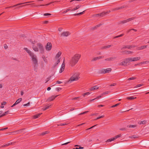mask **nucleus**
Instances as JSON below:
<instances>
[{
	"label": "nucleus",
	"instance_id": "f257e3e1",
	"mask_svg": "<svg viewBox=\"0 0 149 149\" xmlns=\"http://www.w3.org/2000/svg\"><path fill=\"white\" fill-rule=\"evenodd\" d=\"M81 56V55L79 54L74 55L70 61V65L72 66L74 65L78 62Z\"/></svg>",
	"mask_w": 149,
	"mask_h": 149
},
{
	"label": "nucleus",
	"instance_id": "f03ea898",
	"mask_svg": "<svg viewBox=\"0 0 149 149\" xmlns=\"http://www.w3.org/2000/svg\"><path fill=\"white\" fill-rule=\"evenodd\" d=\"M30 56L32 58V61L33 62L34 66L35 67L37 66L38 65V61L36 56L33 53Z\"/></svg>",
	"mask_w": 149,
	"mask_h": 149
},
{
	"label": "nucleus",
	"instance_id": "7ed1b4c3",
	"mask_svg": "<svg viewBox=\"0 0 149 149\" xmlns=\"http://www.w3.org/2000/svg\"><path fill=\"white\" fill-rule=\"evenodd\" d=\"M112 69L111 68H107L106 69H102L100 70L99 71V74H105L109 73L111 71Z\"/></svg>",
	"mask_w": 149,
	"mask_h": 149
},
{
	"label": "nucleus",
	"instance_id": "20e7f679",
	"mask_svg": "<svg viewBox=\"0 0 149 149\" xmlns=\"http://www.w3.org/2000/svg\"><path fill=\"white\" fill-rule=\"evenodd\" d=\"M80 77L77 75H73L71 77L70 79L68 81V82L70 83L72 81H77L79 79Z\"/></svg>",
	"mask_w": 149,
	"mask_h": 149
},
{
	"label": "nucleus",
	"instance_id": "39448f33",
	"mask_svg": "<svg viewBox=\"0 0 149 149\" xmlns=\"http://www.w3.org/2000/svg\"><path fill=\"white\" fill-rule=\"evenodd\" d=\"M134 19V17H131L127 19L124 20L122 21H120L119 22V24H124L127 22H129L132 20H133Z\"/></svg>",
	"mask_w": 149,
	"mask_h": 149
},
{
	"label": "nucleus",
	"instance_id": "423d86ee",
	"mask_svg": "<svg viewBox=\"0 0 149 149\" xmlns=\"http://www.w3.org/2000/svg\"><path fill=\"white\" fill-rule=\"evenodd\" d=\"M38 47L39 48L41 52H43L44 51V49L42 45L40 43H38L37 45Z\"/></svg>",
	"mask_w": 149,
	"mask_h": 149
},
{
	"label": "nucleus",
	"instance_id": "0eeeda50",
	"mask_svg": "<svg viewBox=\"0 0 149 149\" xmlns=\"http://www.w3.org/2000/svg\"><path fill=\"white\" fill-rule=\"evenodd\" d=\"M52 48V45L51 43L50 42H48L45 47L46 50L47 51H49Z\"/></svg>",
	"mask_w": 149,
	"mask_h": 149
},
{
	"label": "nucleus",
	"instance_id": "6e6552de",
	"mask_svg": "<svg viewBox=\"0 0 149 149\" xmlns=\"http://www.w3.org/2000/svg\"><path fill=\"white\" fill-rule=\"evenodd\" d=\"M70 34V33L68 31H64L61 34V36L62 37L68 36Z\"/></svg>",
	"mask_w": 149,
	"mask_h": 149
},
{
	"label": "nucleus",
	"instance_id": "1a4fd4ad",
	"mask_svg": "<svg viewBox=\"0 0 149 149\" xmlns=\"http://www.w3.org/2000/svg\"><path fill=\"white\" fill-rule=\"evenodd\" d=\"M24 2V3H19L17 4L16 5H14L13 6H9V7H6L5 8V9H6L8 8H12L13 7H15V6H17L20 5H22V4H24V3H29L30 2Z\"/></svg>",
	"mask_w": 149,
	"mask_h": 149
},
{
	"label": "nucleus",
	"instance_id": "9d476101",
	"mask_svg": "<svg viewBox=\"0 0 149 149\" xmlns=\"http://www.w3.org/2000/svg\"><path fill=\"white\" fill-rule=\"evenodd\" d=\"M104 58V56H100L94 57L92 60V61H95L100 59L103 58Z\"/></svg>",
	"mask_w": 149,
	"mask_h": 149
},
{
	"label": "nucleus",
	"instance_id": "9b49d317",
	"mask_svg": "<svg viewBox=\"0 0 149 149\" xmlns=\"http://www.w3.org/2000/svg\"><path fill=\"white\" fill-rule=\"evenodd\" d=\"M65 63L64 62V61H63V63L62 65H61V68L59 70V73H62L64 70L65 67Z\"/></svg>",
	"mask_w": 149,
	"mask_h": 149
},
{
	"label": "nucleus",
	"instance_id": "f8f14e48",
	"mask_svg": "<svg viewBox=\"0 0 149 149\" xmlns=\"http://www.w3.org/2000/svg\"><path fill=\"white\" fill-rule=\"evenodd\" d=\"M58 95H57L55 96H51V97H49L47 99V101L50 102L52 101L56 97H57Z\"/></svg>",
	"mask_w": 149,
	"mask_h": 149
},
{
	"label": "nucleus",
	"instance_id": "ddd939ff",
	"mask_svg": "<svg viewBox=\"0 0 149 149\" xmlns=\"http://www.w3.org/2000/svg\"><path fill=\"white\" fill-rule=\"evenodd\" d=\"M129 62L128 61V58H127L125 59L122 62H121L120 63V65H124L125 64H127Z\"/></svg>",
	"mask_w": 149,
	"mask_h": 149
},
{
	"label": "nucleus",
	"instance_id": "4468645a",
	"mask_svg": "<svg viewBox=\"0 0 149 149\" xmlns=\"http://www.w3.org/2000/svg\"><path fill=\"white\" fill-rule=\"evenodd\" d=\"M116 58V57L112 56L109 58H106L105 59V61H113Z\"/></svg>",
	"mask_w": 149,
	"mask_h": 149
},
{
	"label": "nucleus",
	"instance_id": "2eb2a0df",
	"mask_svg": "<svg viewBox=\"0 0 149 149\" xmlns=\"http://www.w3.org/2000/svg\"><path fill=\"white\" fill-rule=\"evenodd\" d=\"M147 47V45H144L141 46L139 47H138L137 48V50H141L146 48Z\"/></svg>",
	"mask_w": 149,
	"mask_h": 149
},
{
	"label": "nucleus",
	"instance_id": "dca6fc26",
	"mask_svg": "<svg viewBox=\"0 0 149 149\" xmlns=\"http://www.w3.org/2000/svg\"><path fill=\"white\" fill-rule=\"evenodd\" d=\"M106 14V13H105V12H103L96 14V16H100V17H103L104 15H105Z\"/></svg>",
	"mask_w": 149,
	"mask_h": 149
},
{
	"label": "nucleus",
	"instance_id": "f3484780",
	"mask_svg": "<svg viewBox=\"0 0 149 149\" xmlns=\"http://www.w3.org/2000/svg\"><path fill=\"white\" fill-rule=\"evenodd\" d=\"M24 49L26 51V52L28 53L30 56L32 54H33V53L31 52L27 48H24Z\"/></svg>",
	"mask_w": 149,
	"mask_h": 149
},
{
	"label": "nucleus",
	"instance_id": "a211bd4d",
	"mask_svg": "<svg viewBox=\"0 0 149 149\" xmlns=\"http://www.w3.org/2000/svg\"><path fill=\"white\" fill-rule=\"evenodd\" d=\"M99 88V87L97 86H94L91 87L90 89L91 91H94L96 90Z\"/></svg>",
	"mask_w": 149,
	"mask_h": 149
},
{
	"label": "nucleus",
	"instance_id": "6ab92c4d",
	"mask_svg": "<svg viewBox=\"0 0 149 149\" xmlns=\"http://www.w3.org/2000/svg\"><path fill=\"white\" fill-rule=\"evenodd\" d=\"M136 46H132V45H127L126 46L123 47L121 49H123L125 48H128L129 49H131L132 47H135Z\"/></svg>",
	"mask_w": 149,
	"mask_h": 149
},
{
	"label": "nucleus",
	"instance_id": "aec40b11",
	"mask_svg": "<svg viewBox=\"0 0 149 149\" xmlns=\"http://www.w3.org/2000/svg\"><path fill=\"white\" fill-rule=\"evenodd\" d=\"M147 123V121L144 120L143 121H140L138 122V124L139 125H144Z\"/></svg>",
	"mask_w": 149,
	"mask_h": 149
},
{
	"label": "nucleus",
	"instance_id": "412c9836",
	"mask_svg": "<svg viewBox=\"0 0 149 149\" xmlns=\"http://www.w3.org/2000/svg\"><path fill=\"white\" fill-rule=\"evenodd\" d=\"M61 52H58L56 55V56L55 58V59L59 58V57L61 56Z\"/></svg>",
	"mask_w": 149,
	"mask_h": 149
},
{
	"label": "nucleus",
	"instance_id": "4be33fe9",
	"mask_svg": "<svg viewBox=\"0 0 149 149\" xmlns=\"http://www.w3.org/2000/svg\"><path fill=\"white\" fill-rule=\"evenodd\" d=\"M132 58L133 62L139 60L141 59V57H136Z\"/></svg>",
	"mask_w": 149,
	"mask_h": 149
},
{
	"label": "nucleus",
	"instance_id": "5701e85b",
	"mask_svg": "<svg viewBox=\"0 0 149 149\" xmlns=\"http://www.w3.org/2000/svg\"><path fill=\"white\" fill-rule=\"evenodd\" d=\"M111 46H112V45H109L104 46L102 47L101 48V49H105L107 48H109L110 47H111Z\"/></svg>",
	"mask_w": 149,
	"mask_h": 149
},
{
	"label": "nucleus",
	"instance_id": "b1692460",
	"mask_svg": "<svg viewBox=\"0 0 149 149\" xmlns=\"http://www.w3.org/2000/svg\"><path fill=\"white\" fill-rule=\"evenodd\" d=\"M124 54H132L133 53V52L131 51H125L123 52Z\"/></svg>",
	"mask_w": 149,
	"mask_h": 149
},
{
	"label": "nucleus",
	"instance_id": "393cba45",
	"mask_svg": "<svg viewBox=\"0 0 149 149\" xmlns=\"http://www.w3.org/2000/svg\"><path fill=\"white\" fill-rule=\"evenodd\" d=\"M124 7L121 6V7H117L116 8H112L111 9V10L113 11H115L116 10H118L121 9L122 8H124Z\"/></svg>",
	"mask_w": 149,
	"mask_h": 149
},
{
	"label": "nucleus",
	"instance_id": "a878e982",
	"mask_svg": "<svg viewBox=\"0 0 149 149\" xmlns=\"http://www.w3.org/2000/svg\"><path fill=\"white\" fill-rule=\"evenodd\" d=\"M81 6V5H78L76 7H75L73 9H72L71 10V11H74L75 10H76L79 9Z\"/></svg>",
	"mask_w": 149,
	"mask_h": 149
},
{
	"label": "nucleus",
	"instance_id": "bb28decb",
	"mask_svg": "<svg viewBox=\"0 0 149 149\" xmlns=\"http://www.w3.org/2000/svg\"><path fill=\"white\" fill-rule=\"evenodd\" d=\"M15 143V142L10 143H9L6 144L4 145H3V146H2L1 147V148L7 146H8L10 145L11 144H14Z\"/></svg>",
	"mask_w": 149,
	"mask_h": 149
},
{
	"label": "nucleus",
	"instance_id": "cd10ccee",
	"mask_svg": "<svg viewBox=\"0 0 149 149\" xmlns=\"http://www.w3.org/2000/svg\"><path fill=\"white\" fill-rule=\"evenodd\" d=\"M42 113H40L38 114H36L34 115L33 116V119H36L37 118H38L39 117H40V115L42 114Z\"/></svg>",
	"mask_w": 149,
	"mask_h": 149
},
{
	"label": "nucleus",
	"instance_id": "c85d7f7f",
	"mask_svg": "<svg viewBox=\"0 0 149 149\" xmlns=\"http://www.w3.org/2000/svg\"><path fill=\"white\" fill-rule=\"evenodd\" d=\"M32 48L35 51L38 52V49L37 47L33 45Z\"/></svg>",
	"mask_w": 149,
	"mask_h": 149
},
{
	"label": "nucleus",
	"instance_id": "c756f323",
	"mask_svg": "<svg viewBox=\"0 0 149 149\" xmlns=\"http://www.w3.org/2000/svg\"><path fill=\"white\" fill-rule=\"evenodd\" d=\"M137 126V125H128L127 126V127H135Z\"/></svg>",
	"mask_w": 149,
	"mask_h": 149
},
{
	"label": "nucleus",
	"instance_id": "7c9ffc66",
	"mask_svg": "<svg viewBox=\"0 0 149 149\" xmlns=\"http://www.w3.org/2000/svg\"><path fill=\"white\" fill-rule=\"evenodd\" d=\"M136 98V97H134L133 96L129 97H127V99L129 100H134Z\"/></svg>",
	"mask_w": 149,
	"mask_h": 149
},
{
	"label": "nucleus",
	"instance_id": "2f4dec72",
	"mask_svg": "<svg viewBox=\"0 0 149 149\" xmlns=\"http://www.w3.org/2000/svg\"><path fill=\"white\" fill-rule=\"evenodd\" d=\"M51 106V105H49L48 106H46L45 108H42V110L43 111L46 110L47 109H48Z\"/></svg>",
	"mask_w": 149,
	"mask_h": 149
},
{
	"label": "nucleus",
	"instance_id": "473e14b6",
	"mask_svg": "<svg viewBox=\"0 0 149 149\" xmlns=\"http://www.w3.org/2000/svg\"><path fill=\"white\" fill-rule=\"evenodd\" d=\"M71 10L70 9V8H68L66 10L63 11L62 13V14H63L65 13H67L69 11H71Z\"/></svg>",
	"mask_w": 149,
	"mask_h": 149
},
{
	"label": "nucleus",
	"instance_id": "72a5a7b5",
	"mask_svg": "<svg viewBox=\"0 0 149 149\" xmlns=\"http://www.w3.org/2000/svg\"><path fill=\"white\" fill-rule=\"evenodd\" d=\"M22 100V98H19L15 102V103H16V104H17L19 103Z\"/></svg>",
	"mask_w": 149,
	"mask_h": 149
},
{
	"label": "nucleus",
	"instance_id": "f704fd0d",
	"mask_svg": "<svg viewBox=\"0 0 149 149\" xmlns=\"http://www.w3.org/2000/svg\"><path fill=\"white\" fill-rule=\"evenodd\" d=\"M49 132L48 131H46L43 132L42 133H41L40 135H44L46 134H47L49 133Z\"/></svg>",
	"mask_w": 149,
	"mask_h": 149
},
{
	"label": "nucleus",
	"instance_id": "c9c22d12",
	"mask_svg": "<svg viewBox=\"0 0 149 149\" xmlns=\"http://www.w3.org/2000/svg\"><path fill=\"white\" fill-rule=\"evenodd\" d=\"M121 136V135L120 134H118L116 136H115L113 138V140H115L117 138L120 137Z\"/></svg>",
	"mask_w": 149,
	"mask_h": 149
},
{
	"label": "nucleus",
	"instance_id": "e433bc0d",
	"mask_svg": "<svg viewBox=\"0 0 149 149\" xmlns=\"http://www.w3.org/2000/svg\"><path fill=\"white\" fill-rule=\"evenodd\" d=\"M24 129H21L20 130H19L17 131H15L14 132H12V133H16V134H18L20 132H21L22 130H23Z\"/></svg>",
	"mask_w": 149,
	"mask_h": 149
},
{
	"label": "nucleus",
	"instance_id": "4c0bfd02",
	"mask_svg": "<svg viewBox=\"0 0 149 149\" xmlns=\"http://www.w3.org/2000/svg\"><path fill=\"white\" fill-rule=\"evenodd\" d=\"M124 35V34L123 33V34H122L116 36L114 37V38H118L122 37Z\"/></svg>",
	"mask_w": 149,
	"mask_h": 149
},
{
	"label": "nucleus",
	"instance_id": "58836bf2",
	"mask_svg": "<svg viewBox=\"0 0 149 149\" xmlns=\"http://www.w3.org/2000/svg\"><path fill=\"white\" fill-rule=\"evenodd\" d=\"M143 84H138L136 85L134 87V88H138L139 87H140L141 86H143Z\"/></svg>",
	"mask_w": 149,
	"mask_h": 149
},
{
	"label": "nucleus",
	"instance_id": "ea45409f",
	"mask_svg": "<svg viewBox=\"0 0 149 149\" xmlns=\"http://www.w3.org/2000/svg\"><path fill=\"white\" fill-rule=\"evenodd\" d=\"M127 58L129 63H130L132 62H133L132 58Z\"/></svg>",
	"mask_w": 149,
	"mask_h": 149
},
{
	"label": "nucleus",
	"instance_id": "a19ab883",
	"mask_svg": "<svg viewBox=\"0 0 149 149\" xmlns=\"http://www.w3.org/2000/svg\"><path fill=\"white\" fill-rule=\"evenodd\" d=\"M120 104V103H118L114 105H112L111 106V107L113 108V107H117V106H118V105H119Z\"/></svg>",
	"mask_w": 149,
	"mask_h": 149
},
{
	"label": "nucleus",
	"instance_id": "79ce46f5",
	"mask_svg": "<svg viewBox=\"0 0 149 149\" xmlns=\"http://www.w3.org/2000/svg\"><path fill=\"white\" fill-rule=\"evenodd\" d=\"M52 77V76H49V77H48L47 78L46 80V81L45 83H47L49 80L50 79V78Z\"/></svg>",
	"mask_w": 149,
	"mask_h": 149
},
{
	"label": "nucleus",
	"instance_id": "37998d69",
	"mask_svg": "<svg viewBox=\"0 0 149 149\" xmlns=\"http://www.w3.org/2000/svg\"><path fill=\"white\" fill-rule=\"evenodd\" d=\"M114 140H113V138H111V139H108L106 141V142H111V141H113Z\"/></svg>",
	"mask_w": 149,
	"mask_h": 149
},
{
	"label": "nucleus",
	"instance_id": "c03bdc74",
	"mask_svg": "<svg viewBox=\"0 0 149 149\" xmlns=\"http://www.w3.org/2000/svg\"><path fill=\"white\" fill-rule=\"evenodd\" d=\"M56 60H57L56 63V65H57L60 62V58L56 59Z\"/></svg>",
	"mask_w": 149,
	"mask_h": 149
},
{
	"label": "nucleus",
	"instance_id": "a18cd8bd",
	"mask_svg": "<svg viewBox=\"0 0 149 149\" xmlns=\"http://www.w3.org/2000/svg\"><path fill=\"white\" fill-rule=\"evenodd\" d=\"M110 92V91H107L105 92H104L102 94V95H105L107 94H108Z\"/></svg>",
	"mask_w": 149,
	"mask_h": 149
},
{
	"label": "nucleus",
	"instance_id": "49530a36",
	"mask_svg": "<svg viewBox=\"0 0 149 149\" xmlns=\"http://www.w3.org/2000/svg\"><path fill=\"white\" fill-rule=\"evenodd\" d=\"M90 93L89 92H87L85 93H84L83 94V96L84 97H85V96L86 95H88L90 94Z\"/></svg>",
	"mask_w": 149,
	"mask_h": 149
},
{
	"label": "nucleus",
	"instance_id": "de8ad7c7",
	"mask_svg": "<svg viewBox=\"0 0 149 149\" xmlns=\"http://www.w3.org/2000/svg\"><path fill=\"white\" fill-rule=\"evenodd\" d=\"M130 137L131 138L135 139L137 138L138 137L136 135H134L131 136Z\"/></svg>",
	"mask_w": 149,
	"mask_h": 149
},
{
	"label": "nucleus",
	"instance_id": "09e8293b",
	"mask_svg": "<svg viewBox=\"0 0 149 149\" xmlns=\"http://www.w3.org/2000/svg\"><path fill=\"white\" fill-rule=\"evenodd\" d=\"M136 78L135 77H131V78H128V80H133V79H136Z\"/></svg>",
	"mask_w": 149,
	"mask_h": 149
},
{
	"label": "nucleus",
	"instance_id": "8fccbe9b",
	"mask_svg": "<svg viewBox=\"0 0 149 149\" xmlns=\"http://www.w3.org/2000/svg\"><path fill=\"white\" fill-rule=\"evenodd\" d=\"M103 96V95H102V94L101 95L97 97L96 98H95V100H96V99H98L100 98L101 97Z\"/></svg>",
	"mask_w": 149,
	"mask_h": 149
},
{
	"label": "nucleus",
	"instance_id": "3c124183",
	"mask_svg": "<svg viewBox=\"0 0 149 149\" xmlns=\"http://www.w3.org/2000/svg\"><path fill=\"white\" fill-rule=\"evenodd\" d=\"M8 113H9V111H6L4 113H3V116H4L8 114Z\"/></svg>",
	"mask_w": 149,
	"mask_h": 149
},
{
	"label": "nucleus",
	"instance_id": "603ef678",
	"mask_svg": "<svg viewBox=\"0 0 149 149\" xmlns=\"http://www.w3.org/2000/svg\"><path fill=\"white\" fill-rule=\"evenodd\" d=\"M67 124L66 123H60L59 124L57 125L58 126H64L66 125Z\"/></svg>",
	"mask_w": 149,
	"mask_h": 149
},
{
	"label": "nucleus",
	"instance_id": "864d4df0",
	"mask_svg": "<svg viewBox=\"0 0 149 149\" xmlns=\"http://www.w3.org/2000/svg\"><path fill=\"white\" fill-rule=\"evenodd\" d=\"M148 62L147 61H143L141 63V64H143L145 63H147Z\"/></svg>",
	"mask_w": 149,
	"mask_h": 149
},
{
	"label": "nucleus",
	"instance_id": "5fc2aeb1",
	"mask_svg": "<svg viewBox=\"0 0 149 149\" xmlns=\"http://www.w3.org/2000/svg\"><path fill=\"white\" fill-rule=\"evenodd\" d=\"M88 111H85L84 112H83V113H80L79 114V115H82V114H84L86 113H87L88 112Z\"/></svg>",
	"mask_w": 149,
	"mask_h": 149
},
{
	"label": "nucleus",
	"instance_id": "6e6d98bb",
	"mask_svg": "<svg viewBox=\"0 0 149 149\" xmlns=\"http://www.w3.org/2000/svg\"><path fill=\"white\" fill-rule=\"evenodd\" d=\"M51 14L50 13H45L44 14V16H47V15H51Z\"/></svg>",
	"mask_w": 149,
	"mask_h": 149
},
{
	"label": "nucleus",
	"instance_id": "4d7b16f0",
	"mask_svg": "<svg viewBox=\"0 0 149 149\" xmlns=\"http://www.w3.org/2000/svg\"><path fill=\"white\" fill-rule=\"evenodd\" d=\"M85 11V10H84V11H83L82 12H81L79 13H78V15H81L82 14H83L84 13Z\"/></svg>",
	"mask_w": 149,
	"mask_h": 149
},
{
	"label": "nucleus",
	"instance_id": "13d9d810",
	"mask_svg": "<svg viewBox=\"0 0 149 149\" xmlns=\"http://www.w3.org/2000/svg\"><path fill=\"white\" fill-rule=\"evenodd\" d=\"M8 129V127H5L4 128H2L0 129V131H2L5 130H6Z\"/></svg>",
	"mask_w": 149,
	"mask_h": 149
},
{
	"label": "nucleus",
	"instance_id": "bf43d9fd",
	"mask_svg": "<svg viewBox=\"0 0 149 149\" xmlns=\"http://www.w3.org/2000/svg\"><path fill=\"white\" fill-rule=\"evenodd\" d=\"M29 105H30V103L28 102L27 104H24L23 105V106H29Z\"/></svg>",
	"mask_w": 149,
	"mask_h": 149
},
{
	"label": "nucleus",
	"instance_id": "052dcab7",
	"mask_svg": "<svg viewBox=\"0 0 149 149\" xmlns=\"http://www.w3.org/2000/svg\"><path fill=\"white\" fill-rule=\"evenodd\" d=\"M6 102H5V101H4L2 103H1V105H5L6 104Z\"/></svg>",
	"mask_w": 149,
	"mask_h": 149
},
{
	"label": "nucleus",
	"instance_id": "680f3d73",
	"mask_svg": "<svg viewBox=\"0 0 149 149\" xmlns=\"http://www.w3.org/2000/svg\"><path fill=\"white\" fill-rule=\"evenodd\" d=\"M116 85V83H114L112 84H111L110 85V86H115Z\"/></svg>",
	"mask_w": 149,
	"mask_h": 149
},
{
	"label": "nucleus",
	"instance_id": "e2e57ef3",
	"mask_svg": "<svg viewBox=\"0 0 149 149\" xmlns=\"http://www.w3.org/2000/svg\"><path fill=\"white\" fill-rule=\"evenodd\" d=\"M61 83H62V82L60 81H56V83L58 84H61Z\"/></svg>",
	"mask_w": 149,
	"mask_h": 149
},
{
	"label": "nucleus",
	"instance_id": "0e129e2a",
	"mask_svg": "<svg viewBox=\"0 0 149 149\" xmlns=\"http://www.w3.org/2000/svg\"><path fill=\"white\" fill-rule=\"evenodd\" d=\"M4 47L5 49H7L8 47V46L6 44L4 45Z\"/></svg>",
	"mask_w": 149,
	"mask_h": 149
},
{
	"label": "nucleus",
	"instance_id": "69168bd1",
	"mask_svg": "<svg viewBox=\"0 0 149 149\" xmlns=\"http://www.w3.org/2000/svg\"><path fill=\"white\" fill-rule=\"evenodd\" d=\"M61 89V88H56L57 90L58 91H60V90Z\"/></svg>",
	"mask_w": 149,
	"mask_h": 149
},
{
	"label": "nucleus",
	"instance_id": "338daca9",
	"mask_svg": "<svg viewBox=\"0 0 149 149\" xmlns=\"http://www.w3.org/2000/svg\"><path fill=\"white\" fill-rule=\"evenodd\" d=\"M101 24H98V25H96L95 26V28H97V27H98L100 26V25H101Z\"/></svg>",
	"mask_w": 149,
	"mask_h": 149
},
{
	"label": "nucleus",
	"instance_id": "774afa93",
	"mask_svg": "<svg viewBox=\"0 0 149 149\" xmlns=\"http://www.w3.org/2000/svg\"><path fill=\"white\" fill-rule=\"evenodd\" d=\"M101 24H98V25H96L95 26V28H97V27H98L100 26V25H101Z\"/></svg>",
	"mask_w": 149,
	"mask_h": 149
}]
</instances>
